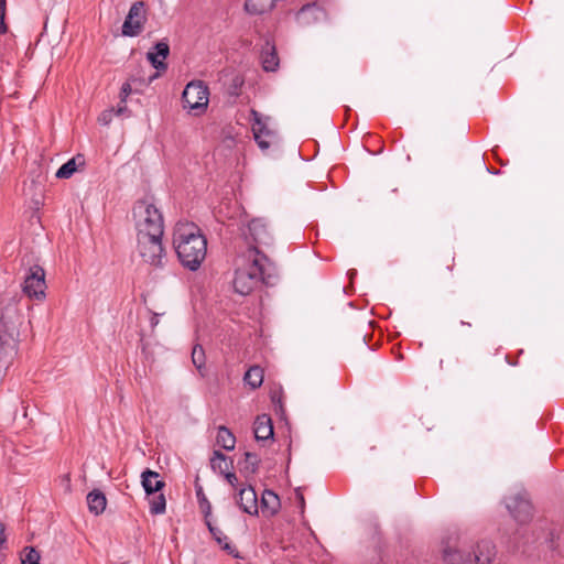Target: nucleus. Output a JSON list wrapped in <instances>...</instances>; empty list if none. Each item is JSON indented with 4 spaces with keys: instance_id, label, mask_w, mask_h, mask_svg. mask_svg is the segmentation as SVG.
Instances as JSON below:
<instances>
[{
    "instance_id": "15",
    "label": "nucleus",
    "mask_w": 564,
    "mask_h": 564,
    "mask_svg": "<svg viewBox=\"0 0 564 564\" xmlns=\"http://www.w3.org/2000/svg\"><path fill=\"white\" fill-rule=\"evenodd\" d=\"M281 502L279 496L270 489H265L261 497L262 512L269 517L276 514L280 510Z\"/></svg>"
},
{
    "instance_id": "23",
    "label": "nucleus",
    "mask_w": 564,
    "mask_h": 564,
    "mask_svg": "<svg viewBox=\"0 0 564 564\" xmlns=\"http://www.w3.org/2000/svg\"><path fill=\"white\" fill-rule=\"evenodd\" d=\"M243 456L245 460L239 463L241 466L240 471L251 475L257 474L261 464V459L256 453L252 452H246Z\"/></svg>"
},
{
    "instance_id": "39",
    "label": "nucleus",
    "mask_w": 564,
    "mask_h": 564,
    "mask_svg": "<svg viewBox=\"0 0 564 564\" xmlns=\"http://www.w3.org/2000/svg\"><path fill=\"white\" fill-rule=\"evenodd\" d=\"M196 496H197V499H198V502L200 505V507H203L204 502H207V498L203 491V488L200 486H197L196 485Z\"/></svg>"
},
{
    "instance_id": "2",
    "label": "nucleus",
    "mask_w": 564,
    "mask_h": 564,
    "mask_svg": "<svg viewBox=\"0 0 564 564\" xmlns=\"http://www.w3.org/2000/svg\"><path fill=\"white\" fill-rule=\"evenodd\" d=\"M248 260V264L236 270L232 281L235 292L240 295L250 294L260 284H272V263L269 258L257 247H251Z\"/></svg>"
},
{
    "instance_id": "4",
    "label": "nucleus",
    "mask_w": 564,
    "mask_h": 564,
    "mask_svg": "<svg viewBox=\"0 0 564 564\" xmlns=\"http://www.w3.org/2000/svg\"><path fill=\"white\" fill-rule=\"evenodd\" d=\"M495 546L489 541H482L477 544V551L466 556L458 550L448 547L443 551V558L447 564H490L495 556Z\"/></svg>"
},
{
    "instance_id": "16",
    "label": "nucleus",
    "mask_w": 564,
    "mask_h": 564,
    "mask_svg": "<svg viewBox=\"0 0 564 564\" xmlns=\"http://www.w3.org/2000/svg\"><path fill=\"white\" fill-rule=\"evenodd\" d=\"M85 166V156L83 154H77L66 163H64L56 172L55 176L57 178H69L73 174L83 169Z\"/></svg>"
},
{
    "instance_id": "41",
    "label": "nucleus",
    "mask_w": 564,
    "mask_h": 564,
    "mask_svg": "<svg viewBox=\"0 0 564 564\" xmlns=\"http://www.w3.org/2000/svg\"><path fill=\"white\" fill-rule=\"evenodd\" d=\"M367 334H360L357 338V341L360 344L361 347L369 349V345L367 343Z\"/></svg>"
},
{
    "instance_id": "12",
    "label": "nucleus",
    "mask_w": 564,
    "mask_h": 564,
    "mask_svg": "<svg viewBox=\"0 0 564 564\" xmlns=\"http://www.w3.org/2000/svg\"><path fill=\"white\" fill-rule=\"evenodd\" d=\"M154 51L147 53V58L151 65L160 73L167 69L164 59L170 55V46L166 41H160L153 46Z\"/></svg>"
},
{
    "instance_id": "32",
    "label": "nucleus",
    "mask_w": 564,
    "mask_h": 564,
    "mask_svg": "<svg viewBox=\"0 0 564 564\" xmlns=\"http://www.w3.org/2000/svg\"><path fill=\"white\" fill-rule=\"evenodd\" d=\"M270 398L272 403L274 404L276 412H283V403H282V390L271 391Z\"/></svg>"
},
{
    "instance_id": "20",
    "label": "nucleus",
    "mask_w": 564,
    "mask_h": 564,
    "mask_svg": "<svg viewBox=\"0 0 564 564\" xmlns=\"http://www.w3.org/2000/svg\"><path fill=\"white\" fill-rule=\"evenodd\" d=\"M275 0H246L245 10L251 15H261L274 8Z\"/></svg>"
},
{
    "instance_id": "46",
    "label": "nucleus",
    "mask_w": 564,
    "mask_h": 564,
    "mask_svg": "<svg viewBox=\"0 0 564 564\" xmlns=\"http://www.w3.org/2000/svg\"><path fill=\"white\" fill-rule=\"evenodd\" d=\"M452 558L454 562H459V556H453Z\"/></svg>"
},
{
    "instance_id": "40",
    "label": "nucleus",
    "mask_w": 564,
    "mask_h": 564,
    "mask_svg": "<svg viewBox=\"0 0 564 564\" xmlns=\"http://www.w3.org/2000/svg\"><path fill=\"white\" fill-rule=\"evenodd\" d=\"M202 509H203V512H204V516H205V522H206L208 520V517L210 516V512H212V507H210L209 501L204 502Z\"/></svg>"
},
{
    "instance_id": "43",
    "label": "nucleus",
    "mask_w": 564,
    "mask_h": 564,
    "mask_svg": "<svg viewBox=\"0 0 564 564\" xmlns=\"http://www.w3.org/2000/svg\"><path fill=\"white\" fill-rule=\"evenodd\" d=\"M312 9H318V8L316 7V4H315V3H312V4H311V3H307V4H305V6H303V7L301 8V10H300V12H299V13H300V14H302V13H304V12L308 11V10H312Z\"/></svg>"
},
{
    "instance_id": "7",
    "label": "nucleus",
    "mask_w": 564,
    "mask_h": 564,
    "mask_svg": "<svg viewBox=\"0 0 564 564\" xmlns=\"http://www.w3.org/2000/svg\"><path fill=\"white\" fill-rule=\"evenodd\" d=\"M145 21V3L143 1H135L122 24V35L129 37L139 35L143 30Z\"/></svg>"
},
{
    "instance_id": "1",
    "label": "nucleus",
    "mask_w": 564,
    "mask_h": 564,
    "mask_svg": "<svg viewBox=\"0 0 564 564\" xmlns=\"http://www.w3.org/2000/svg\"><path fill=\"white\" fill-rule=\"evenodd\" d=\"M173 245L181 264L189 271H197L207 253V240L195 225H177Z\"/></svg>"
},
{
    "instance_id": "9",
    "label": "nucleus",
    "mask_w": 564,
    "mask_h": 564,
    "mask_svg": "<svg viewBox=\"0 0 564 564\" xmlns=\"http://www.w3.org/2000/svg\"><path fill=\"white\" fill-rule=\"evenodd\" d=\"M507 509L512 518L520 524L528 523L533 517L531 501L523 495H514L508 499Z\"/></svg>"
},
{
    "instance_id": "10",
    "label": "nucleus",
    "mask_w": 564,
    "mask_h": 564,
    "mask_svg": "<svg viewBox=\"0 0 564 564\" xmlns=\"http://www.w3.org/2000/svg\"><path fill=\"white\" fill-rule=\"evenodd\" d=\"M250 116L252 119V132L256 142L262 150L269 149L270 142L267 141L264 138L274 137V132L267 127V123L263 121L260 112H258L254 109H251Z\"/></svg>"
},
{
    "instance_id": "11",
    "label": "nucleus",
    "mask_w": 564,
    "mask_h": 564,
    "mask_svg": "<svg viewBox=\"0 0 564 564\" xmlns=\"http://www.w3.org/2000/svg\"><path fill=\"white\" fill-rule=\"evenodd\" d=\"M236 502L243 512H246L250 516H258V513H259L258 497H257L254 488L251 485L242 487L239 490L237 498H236Z\"/></svg>"
},
{
    "instance_id": "38",
    "label": "nucleus",
    "mask_w": 564,
    "mask_h": 564,
    "mask_svg": "<svg viewBox=\"0 0 564 564\" xmlns=\"http://www.w3.org/2000/svg\"><path fill=\"white\" fill-rule=\"evenodd\" d=\"M295 497H296V500L299 502V507L301 509V512H304L305 499H304V496H303V492H302L301 488L295 489Z\"/></svg>"
},
{
    "instance_id": "18",
    "label": "nucleus",
    "mask_w": 564,
    "mask_h": 564,
    "mask_svg": "<svg viewBox=\"0 0 564 564\" xmlns=\"http://www.w3.org/2000/svg\"><path fill=\"white\" fill-rule=\"evenodd\" d=\"M88 509L95 516L101 514L107 506L105 494L98 489H94L87 495Z\"/></svg>"
},
{
    "instance_id": "31",
    "label": "nucleus",
    "mask_w": 564,
    "mask_h": 564,
    "mask_svg": "<svg viewBox=\"0 0 564 564\" xmlns=\"http://www.w3.org/2000/svg\"><path fill=\"white\" fill-rule=\"evenodd\" d=\"M206 525H207L210 534L213 535V538L216 540V542L219 545L228 540V538L223 534L221 530L216 528V527H214L209 520L206 521Z\"/></svg>"
},
{
    "instance_id": "44",
    "label": "nucleus",
    "mask_w": 564,
    "mask_h": 564,
    "mask_svg": "<svg viewBox=\"0 0 564 564\" xmlns=\"http://www.w3.org/2000/svg\"><path fill=\"white\" fill-rule=\"evenodd\" d=\"M6 542L4 524L0 522V546Z\"/></svg>"
},
{
    "instance_id": "17",
    "label": "nucleus",
    "mask_w": 564,
    "mask_h": 564,
    "mask_svg": "<svg viewBox=\"0 0 564 564\" xmlns=\"http://www.w3.org/2000/svg\"><path fill=\"white\" fill-rule=\"evenodd\" d=\"M210 468L214 471H218L220 475H225L227 471L234 469V460L227 457L223 452L215 449L210 458Z\"/></svg>"
},
{
    "instance_id": "22",
    "label": "nucleus",
    "mask_w": 564,
    "mask_h": 564,
    "mask_svg": "<svg viewBox=\"0 0 564 564\" xmlns=\"http://www.w3.org/2000/svg\"><path fill=\"white\" fill-rule=\"evenodd\" d=\"M216 442L217 445H219L224 449L232 451L235 448L236 437L228 427H226L225 425H220L218 427Z\"/></svg>"
},
{
    "instance_id": "45",
    "label": "nucleus",
    "mask_w": 564,
    "mask_h": 564,
    "mask_svg": "<svg viewBox=\"0 0 564 564\" xmlns=\"http://www.w3.org/2000/svg\"><path fill=\"white\" fill-rule=\"evenodd\" d=\"M159 323V316L158 314H153L151 317V325L155 326Z\"/></svg>"
},
{
    "instance_id": "19",
    "label": "nucleus",
    "mask_w": 564,
    "mask_h": 564,
    "mask_svg": "<svg viewBox=\"0 0 564 564\" xmlns=\"http://www.w3.org/2000/svg\"><path fill=\"white\" fill-rule=\"evenodd\" d=\"M248 231L256 243L267 245L270 239L265 225L260 219H252L248 225Z\"/></svg>"
},
{
    "instance_id": "36",
    "label": "nucleus",
    "mask_w": 564,
    "mask_h": 564,
    "mask_svg": "<svg viewBox=\"0 0 564 564\" xmlns=\"http://www.w3.org/2000/svg\"><path fill=\"white\" fill-rule=\"evenodd\" d=\"M225 479L228 481V484L232 487H236L238 485V478L236 474L232 470L227 471L225 475H223Z\"/></svg>"
},
{
    "instance_id": "14",
    "label": "nucleus",
    "mask_w": 564,
    "mask_h": 564,
    "mask_svg": "<svg viewBox=\"0 0 564 564\" xmlns=\"http://www.w3.org/2000/svg\"><path fill=\"white\" fill-rule=\"evenodd\" d=\"M159 477V473L151 469H145L141 474V484L148 497L162 491L165 487V482Z\"/></svg>"
},
{
    "instance_id": "5",
    "label": "nucleus",
    "mask_w": 564,
    "mask_h": 564,
    "mask_svg": "<svg viewBox=\"0 0 564 564\" xmlns=\"http://www.w3.org/2000/svg\"><path fill=\"white\" fill-rule=\"evenodd\" d=\"M163 235H142L138 238V251L140 257L150 265L162 267L164 248L162 245Z\"/></svg>"
},
{
    "instance_id": "30",
    "label": "nucleus",
    "mask_w": 564,
    "mask_h": 564,
    "mask_svg": "<svg viewBox=\"0 0 564 564\" xmlns=\"http://www.w3.org/2000/svg\"><path fill=\"white\" fill-rule=\"evenodd\" d=\"M24 557H22V564H41V555L40 553L32 546L24 549Z\"/></svg>"
},
{
    "instance_id": "37",
    "label": "nucleus",
    "mask_w": 564,
    "mask_h": 564,
    "mask_svg": "<svg viewBox=\"0 0 564 564\" xmlns=\"http://www.w3.org/2000/svg\"><path fill=\"white\" fill-rule=\"evenodd\" d=\"M115 115L116 116H127V117H130L131 116V111L128 109V107L124 104L120 102L118 108L115 109Z\"/></svg>"
},
{
    "instance_id": "3",
    "label": "nucleus",
    "mask_w": 564,
    "mask_h": 564,
    "mask_svg": "<svg viewBox=\"0 0 564 564\" xmlns=\"http://www.w3.org/2000/svg\"><path fill=\"white\" fill-rule=\"evenodd\" d=\"M132 217L137 236L164 234L163 216L151 198L144 197L137 200L132 208Z\"/></svg>"
},
{
    "instance_id": "29",
    "label": "nucleus",
    "mask_w": 564,
    "mask_h": 564,
    "mask_svg": "<svg viewBox=\"0 0 564 564\" xmlns=\"http://www.w3.org/2000/svg\"><path fill=\"white\" fill-rule=\"evenodd\" d=\"M139 83L140 85H144L143 79H138L135 77H130L126 83L122 84L120 89V101L121 104H126L128 96L132 93V84Z\"/></svg>"
},
{
    "instance_id": "42",
    "label": "nucleus",
    "mask_w": 564,
    "mask_h": 564,
    "mask_svg": "<svg viewBox=\"0 0 564 564\" xmlns=\"http://www.w3.org/2000/svg\"><path fill=\"white\" fill-rule=\"evenodd\" d=\"M446 269L448 272H452L455 265V258L454 257H447L446 258Z\"/></svg>"
},
{
    "instance_id": "34",
    "label": "nucleus",
    "mask_w": 564,
    "mask_h": 564,
    "mask_svg": "<svg viewBox=\"0 0 564 564\" xmlns=\"http://www.w3.org/2000/svg\"><path fill=\"white\" fill-rule=\"evenodd\" d=\"M115 116V108L104 110L98 117V122L102 126H108Z\"/></svg>"
},
{
    "instance_id": "8",
    "label": "nucleus",
    "mask_w": 564,
    "mask_h": 564,
    "mask_svg": "<svg viewBox=\"0 0 564 564\" xmlns=\"http://www.w3.org/2000/svg\"><path fill=\"white\" fill-rule=\"evenodd\" d=\"M45 271L40 265H33L29 269L23 283V292L30 299L43 300L45 297Z\"/></svg>"
},
{
    "instance_id": "21",
    "label": "nucleus",
    "mask_w": 564,
    "mask_h": 564,
    "mask_svg": "<svg viewBox=\"0 0 564 564\" xmlns=\"http://www.w3.org/2000/svg\"><path fill=\"white\" fill-rule=\"evenodd\" d=\"M268 48L262 52V67L265 72H274L279 66V57L275 47L267 43Z\"/></svg>"
},
{
    "instance_id": "6",
    "label": "nucleus",
    "mask_w": 564,
    "mask_h": 564,
    "mask_svg": "<svg viewBox=\"0 0 564 564\" xmlns=\"http://www.w3.org/2000/svg\"><path fill=\"white\" fill-rule=\"evenodd\" d=\"M182 102L188 111L202 113L208 106V87L200 80L188 83L182 94Z\"/></svg>"
},
{
    "instance_id": "35",
    "label": "nucleus",
    "mask_w": 564,
    "mask_h": 564,
    "mask_svg": "<svg viewBox=\"0 0 564 564\" xmlns=\"http://www.w3.org/2000/svg\"><path fill=\"white\" fill-rule=\"evenodd\" d=\"M220 546H221V549L224 551H226L232 557H235V558H240L241 557L239 552H238V550H237V547L234 546L231 543H229L228 540L225 541L223 544H220Z\"/></svg>"
},
{
    "instance_id": "26",
    "label": "nucleus",
    "mask_w": 564,
    "mask_h": 564,
    "mask_svg": "<svg viewBox=\"0 0 564 564\" xmlns=\"http://www.w3.org/2000/svg\"><path fill=\"white\" fill-rule=\"evenodd\" d=\"M153 498L149 500L150 503V512L152 514H162L166 509V499L165 496L160 491L158 495H152Z\"/></svg>"
},
{
    "instance_id": "47",
    "label": "nucleus",
    "mask_w": 564,
    "mask_h": 564,
    "mask_svg": "<svg viewBox=\"0 0 564 564\" xmlns=\"http://www.w3.org/2000/svg\"><path fill=\"white\" fill-rule=\"evenodd\" d=\"M158 76H159V74H154V75L150 78V80H152L153 78H156Z\"/></svg>"
},
{
    "instance_id": "27",
    "label": "nucleus",
    "mask_w": 564,
    "mask_h": 564,
    "mask_svg": "<svg viewBox=\"0 0 564 564\" xmlns=\"http://www.w3.org/2000/svg\"><path fill=\"white\" fill-rule=\"evenodd\" d=\"M192 361L202 376H205L203 369L205 367V351L200 345H196L192 350Z\"/></svg>"
},
{
    "instance_id": "25",
    "label": "nucleus",
    "mask_w": 564,
    "mask_h": 564,
    "mask_svg": "<svg viewBox=\"0 0 564 564\" xmlns=\"http://www.w3.org/2000/svg\"><path fill=\"white\" fill-rule=\"evenodd\" d=\"M245 84V77L240 74H235L227 85L226 93L229 97L237 98L240 96L241 87Z\"/></svg>"
},
{
    "instance_id": "24",
    "label": "nucleus",
    "mask_w": 564,
    "mask_h": 564,
    "mask_svg": "<svg viewBox=\"0 0 564 564\" xmlns=\"http://www.w3.org/2000/svg\"><path fill=\"white\" fill-rule=\"evenodd\" d=\"M243 381L253 390L259 388L263 382V369L259 366L250 367L245 373Z\"/></svg>"
},
{
    "instance_id": "33",
    "label": "nucleus",
    "mask_w": 564,
    "mask_h": 564,
    "mask_svg": "<svg viewBox=\"0 0 564 564\" xmlns=\"http://www.w3.org/2000/svg\"><path fill=\"white\" fill-rule=\"evenodd\" d=\"M6 8H7V0H0V34H6L8 32V25L4 21Z\"/></svg>"
},
{
    "instance_id": "28",
    "label": "nucleus",
    "mask_w": 564,
    "mask_h": 564,
    "mask_svg": "<svg viewBox=\"0 0 564 564\" xmlns=\"http://www.w3.org/2000/svg\"><path fill=\"white\" fill-rule=\"evenodd\" d=\"M24 194L31 195L33 202L36 205L41 204V197H42V185L41 183L36 182L35 180H32L31 183L24 187Z\"/></svg>"
},
{
    "instance_id": "13",
    "label": "nucleus",
    "mask_w": 564,
    "mask_h": 564,
    "mask_svg": "<svg viewBox=\"0 0 564 564\" xmlns=\"http://www.w3.org/2000/svg\"><path fill=\"white\" fill-rule=\"evenodd\" d=\"M253 433L257 441L273 438V423L270 415L261 414L256 417L253 423Z\"/></svg>"
}]
</instances>
